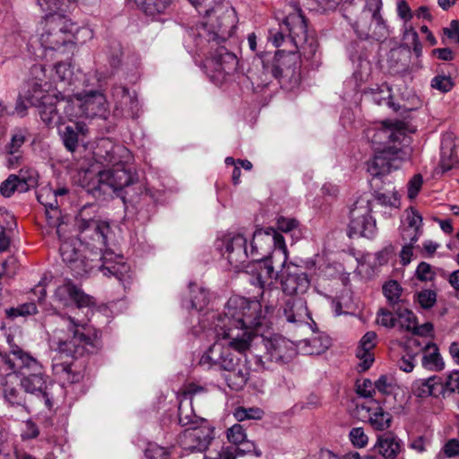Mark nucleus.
<instances>
[{"mask_svg": "<svg viewBox=\"0 0 459 459\" xmlns=\"http://www.w3.org/2000/svg\"><path fill=\"white\" fill-rule=\"evenodd\" d=\"M264 307V312L262 303L258 300H249L239 296L230 298L223 316L218 317V327L221 331H218V333L222 334L224 339H230V344L240 353L252 351L255 345L263 342L269 360L287 363L296 354L292 342L282 336L264 340L258 333H253L266 324V315L273 312L276 304L271 301Z\"/></svg>", "mask_w": 459, "mask_h": 459, "instance_id": "f257e3e1", "label": "nucleus"}, {"mask_svg": "<svg viewBox=\"0 0 459 459\" xmlns=\"http://www.w3.org/2000/svg\"><path fill=\"white\" fill-rule=\"evenodd\" d=\"M236 22L234 9L218 4L207 12V22L197 25L193 31L196 46L207 55L204 66L219 74H230L237 69L238 58L226 46Z\"/></svg>", "mask_w": 459, "mask_h": 459, "instance_id": "f03ea898", "label": "nucleus"}, {"mask_svg": "<svg viewBox=\"0 0 459 459\" xmlns=\"http://www.w3.org/2000/svg\"><path fill=\"white\" fill-rule=\"evenodd\" d=\"M59 239L62 241L59 248L62 260L74 277L87 276L98 269L102 271L104 275H114L123 284L131 278L128 264L113 263V252H94L80 239L65 238L64 235Z\"/></svg>", "mask_w": 459, "mask_h": 459, "instance_id": "7ed1b4c3", "label": "nucleus"}, {"mask_svg": "<svg viewBox=\"0 0 459 459\" xmlns=\"http://www.w3.org/2000/svg\"><path fill=\"white\" fill-rule=\"evenodd\" d=\"M0 367L5 370H15L22 375L20 385L26 393L40 395L47 408L52 407L48 391V377L41 363L29 352L17 345L12 346L9 353L0 354Z\"/></svg>", "mask_w": 459, "mask_h": 459, "instance_id": "20e7f679", "label": "nucleus"}, {"mask_svg": "<svg viewBox=\"0 0 459 459\" xmlns=\"http://www.w3.org/2000/svg\"><path fill=\"white\" fill-rule=\"evenodd\" d=\"M95 154L103 162L114 165L112 169L98 173L96 189L105 192L106 188H110L118 194L130 183H134L136 175L125 166V163L131 160V153L127 148L114 144L109 139H102Z\"/></svg>", "mask_w": 459, "mask_h": 459, "instance_id": "39448f33", "label": "nucleus"}, {"mask_svg": "<svg viewBox=\"0 0 459 459\" xmlns=\"http://www.w3.org/2000/svg\"><path fill=\"white\" fill-rule=\"evenodd\" d=\"M217 340L201 357L200 364L207 368L219 366L221 369L227 371L224 378L232 390H241L247 384L249 377V369L244 364H239V359L230 351L234 348L230 344V339H224L218 327V322L215 325Z\"/></svg>", "mask_w": 459, "mask_h": 459, "instance_id": "423d86ee", "label": "nucleus"}, {"mask_svg": "<svg viewBox=\"0 0 459 459\" xmlns=\"http://www.w3.org/2000/svg\"><path fill=\"white\" fill-rule=\"evenodd\" d=\"M70 325L68 330L73 336L68 340H61L53 336L49 340L51 350L59 354L60 359L71 358L77 359L85 353L97 352L101 347L100 335L95 329H91L72 316H67Z\"/></svg>", "mask_w": 459, "mask_h": 459, "instance_id": "0eeeda50", "label": "nucleus"}, {"mask_svg": "<svg viewBox=\"0 0 459 459\" xmlns=\"http://www.w3.org/2000/svg\"><path fill=\"white\" fill-rule=\"evenodd\" d=\"M289 29V36L284 38L282 33H277L273 37V45L281 46V43L290 42L293 45V48L282 49V53L295 54L299 52L306 58H311L316 51V44L313 38H308L307 31V24L304 16L298 12L286 17L284 21ZM281 51L277 52V55Z\"/></svg>", "mask_w": 459, "mask_h": 459, "instance_id": "6e6552de", "label": "nucleus"}, {"mask_svg": "<svg viewBox=\"0 0 459 459\" xmlns=\"http://www.w3.org/2000/svg\"><path fill=\"white\" fill-rule=\"evenodd\" d=\"M382 0H366L359 16L351 23L355 32L362 39L384 42L389 36V30L380 11Z\"/></svg>", "mask_w": 459, "mask_h": 459, "instance_id": "1a4fd4ad", "label": "nucleus"}, {"mask_svg": "<svg viewBox=\"0 0 459 459\" xmlns=\"http://www.w3.org/2000/svg\"><path fill=\"white\" fill-rule=\"evenodd\" d=\"M39 42L46 51H55L67 56L74 53L72 30L68 29L67 21L61 15H50L47 18Z\"/></svg>", "mask_w": 459, "mask_h": 459, "instance_id": "9d476101", "label": "nucleus"}, {"mask_svg": "<svg viewBox=\"0 0 459 459\" xmlns=\"http://www.w3.org/2000/svg\"><path fill=\"white\" fill-rule=\"evenodd\" d=\"M64 111L70 120L78 117H94L107 108L105 95L99 91H90L84 94H76L70 100L65 101Z\"/></svg>", "mask_w": 459, "mask_h": 459, "instance_id": "9b49d317", "label": "nucleus"}, {"mask_svg": "<svg viewBox=\"0 0 459 459\" xmlns=\"http://www.w3.org/2000/svg\"><path fill=\"white\" fill-rule=\"evenodd\" d=\"M372 208L368 199L360 197L351 209V221L348 227L350 238L364 237L372 238L377 232L376 221L370 215Z\"/></svg>", "mask_w": 459, "mask_h": 459, "instance_id": "f8f14e48", "label": "nucleus"}, {"mask_svg": "<svg viewBox=\"0 0 459 459\" xmlns=\"http://www.w3.org/2000/svg\"><path fill=\"white\" fill-rule=\"evenodd\" d=\"M409 158V148L388 147L375 151L373 159L368 162V171L374 178L383 176L399 169Z\"/></svg>", "mask_w": 459, "mask_h": 459, "instance_id": "ddd939ff", "label": "nucleus"}, {"mask_svg": "<svg viewBox=\"0 0 459 459\" xmlns=\"http://www.w3.org/2000/svg\"><path fill=\"white\" fill-rule=\"evenodd\" d=\"M67 188L53 189L50 186H42L37 193L38 201L45 207L46 216L49 225L56 228V234L62 238L65 223L61 220V213L57 202L58 196L65 195Z\"/></svg>", "mask_w": 459, "mask_h": 459, "instance_id": "4468645a", "label": "nucleus"}, {"mask_svg": "<svg viewBox=\"0 0 459 459\" xmlns=\"http://www.w3.org/2000/svg\"><path fill=\"white\" fill-rule=\"evenodd\" d=\"M247 244V240L242 235L229 234L218 239L216 246L233 268L240 269L249 257Z\"/></svg>", "mask_w": 459, "mask_h": 459, "instance_id": "2eb2a0df", "label": "nucleus"}, {"mask_svg": "<svg viewBox=\"0 0 459 459\" xmlns=\"http://www.w3.org/2000/svg\"><path fill=\"white\" fill-rule=\"evenodd\" d=\"M282 291L290 297H301L310 286V280L303 269L294 264L284 267L281 274Z\"/></svg>", "mask_w": 459, "mask_h": 459, "instance_id": "dca6fc26", "label": "nucleus"}, {"mask_svg": "<svg viewBox=\"0 0 459 459\" xmlns=\"http://www.w3.org/2000/svg\"><path fill=\"white\" fill-rule=\"evenodd\" d=\"M265 255H258L256 247L252 244L250 259L252 264H248L247 268L252 273L253 284H258L261 288L270 286L273 281L277 278V273L274 271L271 259L264 258Z\"/></svg>", "mask_w": 459, "mask_h": 459, "instance_id": "f3484780", "label": "nucleus"}, {"mask_svg": "<svg viewBox=\"0 0 459 459\" xmlns=\"http://www.w3.org/2000/svg\"><path fill=\"white\" fill-rule=\"evenodd\" d=\"M353 414L361 421H368L377 430H385L391 426L392 416L390 413L385 411L374 401L357 404Z\"/></svg>", "mask_w": 459, "mask_h": 459, "instance_id": "a211bd4d", "label": "nucleus"}, {"mask_svg": "<svg viewBox=\"0 0 459 459\" xmlns=\"http://www.w3.org/2000/svg\"><path fill=\"white\" fill-rule=\"evenodd\" d=\"M85 208H83L77 219L76 226L82 234H85L84 238H90L99 244V249L106 247L108 236L110 232L109 224L107 221H98L84 216Z\"/></svg>", "mask_w": 459, "mask_h": 459, "instance_id": "6ab92c4d", "label": "nucleus"}, {"mask_svg": "<svg viewBox=\"0 0 459 459\" xmlns=\"http://www.w3.org/2000/svg\"><path fill=\"white\" fill-rule=\"evenodd\" d=\"M367 136L371 140L375 151L383 150L388 147H396V143H401L405 138L402 123L395 126L383 125L379 128L368 129Z\"/></svg>", "mask_w": 459, "mask_h": 459, "instance_id": "aec40b11", "label": "nucleus"}, {"mask_svg": "<svg viewBox=\"0 0 459 459\" xmlns=\"http://www.w3.org/2000/svg\"><path fill=\"white\" fill-rule=\"evenodd\" d=\"M112 100L117 116L131 118L138 117L140 108L135 92H130L125 86L116 85L112 89Z\"/></svg>", "mask_w": 459, "mask_h": 459, "instance_id": "412c9836", "label": "nucleus"}, {"mask_svg": "<svg viewBox=\"0 0 459 459\" xmlns=\"http://www.w3.org/2000/svg\"><path fill=\"white\" fill-rule=\"evenodd\" d=\"M55 299L64 307H69L74 303L77 307L81 308L91 307L95 304L91 297L85 294L71 281H65L56 288Z\"/></svg>", "mask_w": 459, "mask_h": 459, "instance_id": "4be33fe9", "label": "nucleus"}, {"mask_svg": "<svg viewBox=\"0 0 459 459\" xmlns=\"http://www.w3.org/2000/svg\"><path fill=\"white\" fill-rule=\"evenodd\" d=\"M281 310L282 316L289 323L307 324V320L310 319L307 301L302 297H289L284 300Z\"/></svg>", "mask_w": 459, "mask_h": 459, "instance_id": "5701e85b", "label": "nucleus"}, {"mask_svg": "<svg viewBox=\"0 0 459 459\" xmlns=\"http://www.w3.org/2000/svg\"><path fill=\"white\" fill-rule=\"evenodd\" d=\"M19 372L11 370L10 373L0 374V394L12 404H21L23 401L22 394L19 389Z\"/></svg>", "mask_w": 459, "mask_h": 459, "instance_id": "b1692460", "label": "nucleus"}, {"mask_svg": "<svg viewBox=\"0 0 459 459\" xmlns=\"http://www.w3.org/2000/svg\"><path fill=\"white\" fill-rule=\"evenodd\" d=\"M52 367L54 373L69 384L79 383L83 379L84 367L82 364L74 361L57 362L55 358Z\"/></svg>", "mask_w": 459, "mask_h": 459, "instance_id": "393cba45", "label": "nucleus"}, {"mask_svg": "<svg viewBox=\"0 0 459 459\" xmlns=\"http://www.w3.org/2000/svg\"><path fill=\"white\" fill-rule=\"evenodd\" d=\"M377 344V333L375 332H367L359 341L356 351L357 358L361 361L359 367L362 370L368 369L374 362V354L372 351Z\"/></svg>", "mask_w": 459, "mask_h": 459, "instance_id": "a878e982", "label": "nucleus"}, {"mask_svg": "<svg viewBox=\"0 0 459 459\" xmlns=\"http://www.w3.org/2000/svg\"><path fill=\"white\" fill-rule=\"evenodd\" d=\"M411 392L415 396L420 398L437 397L443 393L442 380L438 376L415 380L411 385Z\"/></svg>", "mask_w": 459, "mask_h": 459, "instance_id": "bb28decb", "label": "nucleus"}, {"mask_svg": "<svg viewBox=\"0 0 459 459\" xmlns=\"http://www.w3.org/2000/svg\"><path fill=\"white\" fill-rule=\"evenodd\" d=\"M421 366L427 370L435 372L445 368V362L435 343L429 342L422 349Z\"/></svg>", "mask_w": 459, "mask_h": 459, "instance_id": "cd10ccee", "label": "nucleus"}, {"mask_svg": "<svg viewBox=\"0 0 459 459\" xmlns=\"http://www.w3.org/2000/svg\"><path fill=\"white\" fill-rule=\"evenodd\" d=\"M376 447L378 453L386 459L394 458L401 451V445L390 432L379 436Z\"/></svg>", "mask_w": 459, "mask_h": 459, "instance_id": "c85d7f7f", "label": "nucleus"}, {"mask_svg": "<svg viewBox=\"0 0 459 459\" xmlns=\"http://www.w3.org/2000/svg\"><path fill=\"white\" fill-rule=\"evenodd\" d=\"M87 128L82 123H76L74 126H66L63 131L60 130V136L65 149L71 152H75L78 147V134H85Z\"/></svg>", "mask_w": 459, "mask_h": 459, "instance_id": "c756f323", "label": "nucleus"}, {"mask_svg": "<svg viewBox=\"0 0 459 459\" xmlns=\"http://www.w3.org/2000/svg\"><path fill=\"white\" fill-rule=\"evenodd\" d=\"M397 322L400 328L408 332H413L414 333H422V332L417 329V320L414 314L409 310L407 307L403 306H399L395 309Z\"/></svg>", "mask_w": 459, "mask_h": 459, "instance_id": "7c9ffc66", "label": "nucleus"}, {"mask_svg": "<svg viewBox=\"0 0 459 459\" xmlns=\"http://www.w3.org/2000/svg\"><path fill=\"white\" fill-rule=\"evenodd\" d=\"M305 351L310 355L324 353L331 345V340L327 335L317 334L304 341Z\"/></svg>", "mask_w": 459, "mask_h": 459, "instance_id": "2f4dec72", "label": "nucleus"}, {"mask_svg": "<svg viewBox=\"0 0 459 459\" xmlns=\"http://www.w3.org/2000/svg\"><path fill=\"white\" fill-rule=\"evenodd\" d=\"M190 300L189 306L187 307H191L196 310L204 309L208 302H209V293L208 290L203 287H199L196 284H190Z\"/></svg>", "mask_w": 459, "mask_h": 459, "instance_id": "473e14b6", "label": "nucleus"}, {"mask_svg": "<svg viewBox=\"0 0 459 459\" xmlns=\"http://www.w3.org/2000/svg\"><path fill=\"white\" fill-rule=\"evenodd\" d=\"M135 3L146 15L155 16L163 13L171 0H135Z\"/></svg>", "mask_w": 459, "mask_h": 459, "instance_id": "72a5a7b5", "label": "nucleus"}, {"mask_svg": "<svg viewBox=\"0 0 459 459\" xmlns=\"http://www.w3.org/2000/svg\"><path fill=\"white\" fill-rule=\"evenodd\" d=\"M59 102L58 104H60ZM61 105H44L39 109V115L41 120L48 126H54L61 124V117L58 114V109ZM62 108H64V104H62Z\"/></svg>", "mask_w": 459, "mask_h": 459, "instance_id": "f704fd0d", "label": "nucleus"}, {"mask_svg": "<svg viewBox=\"0 0 459 459\" xmlns=\"http://www.w3.org/2000/svg\"><path fill=\"white\" fill-rule=\"evenodd\" d=\"M383 293L388 303L393 306V309L401 306L400 303L403 302L401 299L402 288L397 281H389L386 282L383 286Z\"/></svg>", "mask_w": 459, "mask_h": 459, "instance_id": "c9c22d12", "label": "nucleus"}, {"mask_svg": "<svg viewBox=\"0 0 459 459\" xmlns=\"http://www.w3.org/2000/svg\"><path fill=\"white\" fill-rule=\"evenodd\" d=\"M144 191L143 185L138 181L137 177L134 178V183H130L120 193L117 194L125 204H133L136 201L139 195Z\"/></svg>", "mask_w": 459, "mask_h": 459, "instance_id": "e433bc0d", "label": "nucleus"}, {"mask_svg": "<svg viewBox=\"0 0 459 459\" xmlns=\"http://www.w3.org/2000/svg\"><path fill=\"white\" fill-rule=\"evenodd\" d=\"M196 434L197 432H184V443L186 444L188 441H193L194 444L188 445L187 448L190 450L202 451L207 447L211 437L208 434L203 435V437Z\"/></svg>", "mask_w": 459, "mask_h": 459, "instance_id": "4c0bfd02", "label": "nucleus"}, {"mask_svg": "<svg viewBox=\"0 0 459 459\" xmlns=\"http://www.w3.org/2000/svg\"><path fill=\"white\" fill-rule=\"evenodd\" d=\"M39 5L45 12L49 13L58 11L65 12L75 0H37Z\"/></svg>", "mask_w": 459, "mask_h": 459, "instance_id": "58836bf2", "label": "nucleus"}, {"mask_svg": "<svg viewBox=\"0 0 459 459\" xmlns=\"http://www.w3.org/2000/svg\"><path fill=\"white\" fill-rule=\"evenodd\" d=\"M406 221L409 230L414 231L412 240H418L421 234L422 217L418 212L411 210L407 213Z\"/></svg>", "mask_w": 459, "mask_h": 459, "instance_id": "ea45409f", "label": "nucleus"}, {"mask_svg": "<svg viewBox=\"0 0 459 459\" xmlns=\"http://www.w3.org/2000/svg\"><path fill=\"white\" fill-rule=\"evenodd\" d=\"M375 199L381 204L390 207L399 206L398 193L394 190H386V192H376Z\"/></svg>", "mask_w": 459, "mask_h": 459, "instance_id": "a19ab883", "label": "nucleus"}, {"mask_svg": "<svg viewBox=\"0 0 459 459\" xmlns=\"http://www.w3.org/2000/svg\"><path fill=\"white\" fill-rule=\"evenodd\" d=\"M342 0H309L310 10L317 13L333 11L340 4Z\"/></svg>", "mask_w": 459, "mask_h": 459, "instance_id": "79ce46f5", "label": "nucleus"}, {"mask_svg": "<svg viewBox=\"0 0 459 459\" xmlns=\"http://www.w3.org/2000/svg\"><path fill=\"white\" fill-rule=\"evenodd\" d=\"M416 300L425 309L432 307L437 301V293L431 290H423L416 294Z\"/></svg>", "mask_w": 459, "mask_h": 459, "instance_id": "37998d69", "label": "nucleus"}, {"mask_svg": "<svg viewBox=\"0 0 459 459\" xmlns=\"http://www.w3.org/2000/svg\"><path fill=\"white\" fill-rule=\"evenodd\" d=\"M377 322L386 328L394 327L397 322L395 312L393 313L386 308H380L377 314Z\"/></svg>", "mask_w": 459, "mask_h": 459, "instance_id": "c03bdc74", "label": "nucleus"}, {"mask_svg": "<svg viewBox=\"0 0 459 459\" xmlns=\"http://www.w3.org/2000/svg\"><path fill=\"white\" fill-rule=\"evenodd\" d=\"M415 357L416 353L408 347L405 353L398 360L399 368L407 373L411 372L415 367Z\"/></svg>", "mask_w": 459, "mask_h": 459, "instance_id": "a18cd8bd", "label": "nucleus"}, {"mask_svg": "<svg viewBox=\"0 0 459 459\" xmlns=\"http://www.w3.org/2000/svg\"><path fill=\"white\" fill-rule=\"evenodd\" d=\"M38 312L37 307L34 303H25L18 307H12L6 310L8 317H16L19 316H30L34 315Z\"/></svg>", "mask_w": 459, "mask_h": 459, "instance_id": "49530a36", "label": "nucleus"}, {"mask_svg": "<svg viewBox=\"0 0 459 459\" xmlns=\"http://www.w3.org/2000/svg\"><path fill=\"white\" fill-rule=\"evenodd\" d=\"M443 394L448 393L459 394V370L452 371L447 375L446 381L442 382Z\"/></svg>", "mask_w": 459, "mask_h": 459, "instance_id": "de8ad7c7", "label": "nucleus"}, {"mask_svg": "<svg viewBox=\"0 0 459 459\" xmlns=\"http://www.w3.org/2000/svg\"><path fill=\"white\" fill-rule=\"evenodd\" d=\"M25 143V135L22 131H17L13 134L11 142L6 144L5 152L6 153H14L21 152L20 149L22 144Z\"/></svg>", "mask_w": 459, "mask_h": 459, "instance_id": "09e8293b", "label": "nucleus"}, {"mask_svg": "<svg viewBox=\"0 0 459 459\" xmlns=\"http://www.w3.org/2000/svg\"><path fill=\"white\" fill-rule=\"evenodd\" d=\"M37 183H38L37 173H30V175H28L27 179L22 178V180H20V179L16 178V181L14 182L16 191L19 193L27 192L30 188L34 187L37 185Z\"/></svg>", "mask_w": 459, "mask_h": 459, "instance_id": "8fccbe9b", "label": "nucleus"}, {"mask_svg": "<svg viewBox=\"0 0 459 459\" xmlns=\"http://www.w3.org/2000/svg\"><path fill=\"white\" fill-rule=\"evenodd\" d=\"M431 86L441 92H448L453 88V82L449 76L437 75L432 79Z\"/></svg>", "mask_w": 459, "mask_h": 459, "instance_id": "3c124183", "label": "nucleus"}, {"mask_svg": "<svg viewBox=\"0 0 459 459\" xmlns=\"http://www.w3.org/2000/svg\"><path fill=\"white\" fill-rule=\"evenodd\" d=\"M56 74L61 82H69L73 72L70 64L66 62H58L55 65Z\"/></svg>", "mask_w": 459, "mask_h": 459, "instance_id": "603ef678", "label": "nucleus"}, {"mask_svg": "<svg viewBox=\"0 0 459 459\" xmlns=\"http://www.w3.org/2000/svg\"><path fill=\"white\" fill-rule=\"evenodd\" d=\"M416 275L420 281H427L434 278L435 273L429 264L421 262L417 267Z\"/></svg>", "mask_w": 459, "mask_h": 459, "instance_id": "864d4df0", "label": "nucleus"}, {"mask_svg": "<svg viewBox=\"0 0 459 459\" xmlns=\"http://www.w3.org/2000/svg\"><path fill=\"white\" fill-rule=\"evenodd\" d=\"M199 13L202 11L200 8L204 5V7L209 6L212 3H214V6L212 8L204 9L205 16H204V22H207V12H212L213 9L217 7L218 4L227 6L226 4H223L221 3L222 0H187Z\"/></svg>", "mask_w": 459, "mask_h": 459, "instance_id": "5fc2aeb1", "label": "nucleus"}, {"mask_svg": "<svg viewBox=\"0 0 459 459\" xmlns=\"http://www.w3.org/2000/svg\"><path fill=\"white\" fill-rule=\"evenodd\" d=\"M375 388L381 394H389L394 390L393 381L386 376L382 375L375 382Z\"/></svg>", "mask_w": 459, "mask_h": 459, "instance_id": "6e6d98bb", "label": "nucleus"}, {"mask_svg": "<svg viewBox=\"0 0 459 459\" xmlns=\"http://www.w3.org/2000/svg\"><path fill=\"white\" fill-rule=\"evenodd\" d=\"M277 227L281 231L288 233L298 229L299 221L292 218L280 217L277 220Z\"/></svg>", "mask_w": 459, "mask_h": 459, "instance_id": "4d7b16f0", "label": "nucleus"}, {"mask_svg": "<svg viewBox=\"0 0 459 459\" xmlns=\"http://www.w3.org/2000/svg\"><path fill=\"white\" fill-rule=\"evenodd\" d=\"M422 177L418 174L409 181L408 184V196L410 199H414L422 186Z\"/></svg>", "mask_w": 459, "mask_h": 459, "instance_id": "13d9d810", "label": "nucleus"}, {"mask_svg": "<svg viewBox=\"0 0 459 459\" xmlns=\"http://www.w3.org/2000/svg\"><path fill=\"white\" fill-rule=\"evenodd\" d=\"M375 392V384L369 379H363L357 384V393L363 397H371Z\"/></svg>", "mask_w": 459, "mask_h": 459, "instance_id": "bf43d9fd", "label": "nucleus"}, {"mask_svg": "<svg viewBox=\"0 0 459 459\" xmlns=\"http://www.w3.org/2000/svg\"><path fill=\"white\" fill-rule=\"evenodd\" d=\"M15 181L16 178L14 175H10L8 178L1 184L0 192L4 196L9 197L16 191Z\"/></svg>", "mask_w": 459, "mask_h": 459, "instance_id": "052dcab7", "label": "nucleus"}, {"mask_svg": "<svg viewBox=\"0 0 459 459\" xmlns=\"http://www.w3.org/2000/svg\"><path fill=\"white\" fill-rule=\"evenodd\" d=\"M350 439L352 445L361 448L368 445V437L365 432H350Z\"/></svg>", "mask_w": 459, "mask_h": 459, "instance_id": "680f3d73", "label": "nucleus"}, {"mask_svg": "<svg viewBox=\"0 0 459 459\" xmlns=\"http://www.w3.org/2000/svg\"><path fill=\"white\" fill-rule=\"evenodd\" d=\"M443 451L447 457H453L459 455V441L457 439L448 440L444 447Z\"/></svg>", "mask_w": 459, "mask_h": 459, "instance_id": "e2e57ef3", "label": "nucleus"}, {"mask_svg": "<svg viewBox=\"0 0 459 459\" xmlns=\"http://www.w3.org/2000/svg\"><path fill=\"white\" fill-rule=\"evenodd\" d=\"M272 240L273 241L275 247L278 249V252L286 258L287 249L284 238L280 233L273 231Z\"/></svg>", "mask_w": 459, "mask_h": 459, "instance_id": "0e129e2a", "label": "nucleus"}, {"mask_svg": "<svg viewBox=\"0 0 459 459\" xmlns=\"http://www.w3.org/2000/svg\"><path fill=\"white\" fill-rule=\"evenodd\" d=\"M398 15L404 21H410L412 17L411 8L404 0H401L397 4Z\"/></svg>", "mask_w": 459, "mask_h": 459, "instance_id": "69168bd1", "label": "nucleus"}, {"mask_svg": "<svg viewBox=\"0 0 459 459\" xmlns=\"http://www.w3.org/2000/svg\"><path fill=\"white\" fill-rule=\"evenodd\" d=\"M444 33L450 39H455L459 43V22L458 21H452L449 28L444 29Z\"/></svg>", "mask_w": 459, "mask_h": 459, "instance_id": "338daca9", "label": "nucleus"}, {"mask_svg": "<svg viewBox=\"0 0 459 459\" xmlns=\"http://www.w3.org/2000/svg\"><path fill=\"white\" fill-rule=\"evenodd\" d=\"M6 165L9 169H14L22 163V152L6 153Z\"/></svg>", "mask_w": 459, "mask_h": 459, "instance_id": "774afa93", "label": "nucleus"}]
</instances>
